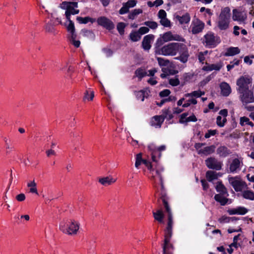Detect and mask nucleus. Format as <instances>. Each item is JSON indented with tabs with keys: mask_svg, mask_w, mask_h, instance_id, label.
<instances>
[{
	"mask_svg": "<svg viewBox=\"0 0 254 254\" xmlns=\"http://www.w3.org/2000/svg\"><path fill=\"white\" fill-rule=\"evenodd\" d=\"M226 194H217L214 196V199L216 201L220 203L221 205H225L228 202V199L223 196Z\"/></svg>",
	"mask_w": 254,
	"mask_h": 254,
	"instance_id": "obj_23",
	"label": "nucleus"
},
{
	"mask_svg": "<svg viewBox=\"0 0 254 254\" xmlns=\"http://www.w3.org/2000/svg\"><path fill=\"white\" fill-rule=\"evenodd\" d=\"M250 79L246 77L241 76L237 81L238 86V90L240 93L244 92L249 89V84L251 83Z\"/></svg>",
	"mask_w": 254,
	"mask_h": 254,
	"instance_id": "obj_8",
	"label": "nucleus"
},
{
	"mask_svg": "<svg viewBox=\"0 0 254 254\" xmlns=\"http://www.w3.org/2000/svg\"><path fill=\"white\" fill-rule=\"evenodd\" d=\"M166 12L164 10L161 9L159 11L158 13V16L160 19L166 17Z\"/></svg>",
	"mask_w": 254,
	"mask_h": 254,
	"instance_id": "obj_52",
	"label": "nucleus"
},
{
	"mask_svg": "<svg viewBox=\"0 0 254 254\" xmlns=\"http://www.w3.org/2000/svg\"><path fill=\"white\" fill-rule=\"evenodd\" d=\"M116 181V180L114 179L110 176H107L106 177L100 178L99 179V182L105 186L107 185H111L114 183Z\"/></svg>",
	"mask_w": 254,
	"mask_h": 254,
	"instance_id": "obj_17",
	"label": "nucleus"
},
{
	"mask_svg": "<svg viewBox=\"0 0 254 254\" xmlns=\"http://www.w3.org/2000/svg\"><path fill=\"white\" fill-rule=\"evenodd\" d=\"M237 214H241V215H244L248 212L247 209L245 207H238V208H237Z\"/></svg>",
	"mask_w": 254,
	"mask_h": 254,
	"instance_id": "obj_50",
	"label": "nucleus"
},
{
	"mask_svg": "<svg viewBox=\"0 0 254 254\" xmlns=\"http://www.w3.org/2000/svg\"><path fill=\"white\" fill-rule=\"evenodd\" d=\"M172 236V230L166 229L165 238L171 239Z\"/></svg>",
	"mask_w": 254,
	"mask_h": 254,
	"instance_id": "obj_59",
	"label": "nucleus"
},
{
	"mask_svg": "<svg viewBox=\"0 0 254 254\" xmlns=\"http://www.w3.org/2000/svg\"><path fill=\"white\" fill-rule=\"evenodd\" d=\"M176 19L179 20L181 24L187 23L190 21V15L187 13L182 16L177 15Z\"/></svg>",
	"mask_w": 254,
	"mask_h": 254,
	"instance_id": "obj_26",
	"label": "nucleus"
},
{
	"mask_svg": "<svg viewBox=\"0 0 254 254\" xmlns=\"http://www.w3.org/2000/svg\"><path fill=\"white\" fill-rule=\"evenodd\" d=\"M94 97V94L93 91H91L90 92V94L89 91H86L85 93L84 99H87L88 100L92 101Z\"/></svg>",
	"mask_w": 254,
	"mask_h": 254,
	"instance_id": "obj_41",
	"label": "nucleus"
},
{
	"mask_svg": "<svg viewBox=\"0 0 254 254\" xmlns=\"http://www.w3.org/2000/svg\"><path fill=\"white\" fill-rule=\"evenodd\" d=\"M153 215L154 219L160 223L163 222L164 215L162 210L159 209L156 212H153Z\"/></svg>",
	"mask_w": 254,
	"mask_h": 254,
	"instance_id": "obj_21",
	"label": "nucleus"
},
{
	"mask_svg": "<svg viewBox=\"0 0 254 254\" xmlns=\"http://www.w3.org/2000/svg\"><path fill=\"white\" fill-rule=\"evenodd\" d=\"M149 29L147 27H141L138 30V32L140 34H144L148 32Z\"/></svg>",
	"mask_w": 254,
	"mask_h": 254,
	"instance_id": "obj_54",
	"label": "nucleus"
},
{
	"mask_svg": "<svg viewBox=\"0 0 254 254\" xmlns=\"http://www.w3.org/2000/svg\"><path fill=\"white\" fill-rule=\"evenodd\" d=\"M178 41L184 42L185 40L179 35H173L171 31L167 32L163 34L162 37L157 39L155 46H161L165 42L170 41Z\"/></svg>",
	"mask_w": 254,
	"mask_h": 254,
	"instance_id": "obj_4",
	"label": "nucleus"
},
{
	"mask_svg": "<svg viewBox=\"0 0 254 254\" xmlns=\"http://www.w3.org/2000/svg\"><path fill=\"white\" fill-rule=\"evenodd\" d=\"M240 93L241 94V100L243 103L248 104L254 102L253 92L251 90H248Z\"/></svg>",
	"mask_w": 254,
	"mask_h": 254,
	"instance_id": "obj_11",
	"label": "nucleus"
},
{
	"mask_svg": "<svg viewBox=\"0 0 254 254\" xmlns=\"http://www.w3.org/2000/svg\"><path fill=\"white\" fill-rule=\"evenodd\" d=\"M136 1L134 0H128L127 2H126L125 4L127 5V6L128 7H132L136 5Z\"/></svg>",
	"mask_w": 254,
	"mask_h": 254,
	"instance_id": "obj_57",
	"label": "nucleus"
},
{
	"mask_svg": "<svg viewBox=\"0 0 254 254\" xmlns=\"http://www.w3.org/2000/svg\"><path fill=\"white\" fill-rule=\"evenodd\" d=\"M205 145V143H196L194 144V148L197 150L198 154L207 156L214 152L215 149V146L214 145H212L202 148V147Z\"/></svg>",
	"mask_w": 254,
	"mask_h": 254,
	"instance_id": "obj_5",
	"label": "nucleus"
},
{
	"mask_svg": "<svg viewBox=\"0 0 254 254\" xmlns=\"http://www.w3.org/2000/svg\"><path fill=\"white\" fill-rule=\"evenodd\" d=\"M154 36L153 35H148L145 36L143 39L142 42V47L143 49L145 51H148L151 48V42L154 39Z\"/></svg>",
	"mask_w": 254,
	"mask_h": 254,
	"instance_id": "obj_13",
	"label": "nucleus"
},
{
	"mask_svg": "<svg viewBox=\"0 0 254 254\" xmlns=\"http://www.w3.org/2000/svg\"><path fill=\"white\" fill-rule=\"evenodd\" d=\"M240 52L238 47H230L228 48L225 53V56H232L239 54Z\"/></svg>",
	"mask_w": 254,
	"mask_h": 254,
	"instance_id": "obj_27",
	"label": "nucleus"
},
{
	"mask_svg": "<svg viewBox=\"0 0 254 254\" xmlns=\"http://www.w3.org/2000/svg\"><path fill=\"white\" fill-rule=\"evenodd\" d=\"M160 23L164 27H170L171 26L170 20H169L166 17L160 19Z\"/></svg>",
	"mask_w": 254,
	"mask_h": 254,
	"instance_id": "obj_44",
	"label": "nucleus"
},
{
	"mask_svg": "<svg viewBox=\"0 0 254 254\" xmlns=\"http://www.w3.org/2000/svg\"><path fill=\"white\" fill-rule=\"evenodd\" d=\"M135 74L137 77L141 79L147 75V72L142 68H138L135 70Z\"/></svg>",
	"mask_w": 254,
	"mask_h": 254,
	"instance_id": "obj_34",
	"label": "nucleus"
},
{
	"mask_svg": "<svg viewBox=\"0 0 254 254\" xmlns=\"http://www.w3.org/2000/svg\"><path fill=\"white\" fill-rule=\"evenodd\" d=\"M163 121L164 118H162V116H156L152 118L150 122V125L152 126L158 127H160Z\"/></svg>",
	"mask_w": 254,
	"mask_h": 254,
	"instance_id": "obj_19",
	"label": "nucleus"
},
{
	"mask_svg": "<svg viewBox=\"0 0 254 254\" xmlns=\"http://www.w3.org/2000/svg\"><path fill=\"white\" fill-rule=\"evenodd\" d=\"M207 53V51H205L204 53H201V52L199 53L198 58V60H199V62H200V63H201L202 64L203 63V61L205 60V58L204 57V54H206Z\"/></svg>",
	"mask_w": 254,
	"mask_h": 254,
	"instance_id": "obj_58",
	"label": "nucleus"
},
{
	"mask_svg": "<svg viewBox=\"0 0 254 254\" xmlns=\"http://www.w3.org/2000/svg\"><path fill=\"white\" fill-rule=\"evenodd\" d=\"M191 97H199L201 95L204 94V92H201L200 91H194L191 93Z\"/></svg>",
	"mask_w": 254,
	"mask_h": 254,
	"instance_id": "obj_49",
	"label": "nucleus"
},
{
	"mask_svg": "<svg viewBox=\"0 0 254 254\" xmlns=\"http://www.w3.org/2000/svg\"><path fill=\"white\" fill-rule=\"evenodd\" d=\"M158 64L160 66H168L170 64V62L169 60L164 59L162 58H157Z\"/></svg>",
	"mask_w": 254,
	"mask_h": 254,
	"instance_id": "obj_35",
	"label": "nucleus"
},
{
	"mask_svg": "<svg viewBox=\"0 0 254 254\" xmlns=\"http://www.w3.org/2000/svg\"><path fill=\"white\" fill-rule=\"evenodd\" d=\"M45 28L46 31L48 32L54 33H55V28L54 26L51 23H47L45 26Z\"/></svg>",
	"mask_w": 254,
	"mask_h": 254,
	"instance_id": "obj_40",
	"label": "nucleus"
},
{
	"mask_svg": "<svg viewBox=\"0 0 254 254\" xmlns=\"http://www.w3.org/2000/svg\"><path fill=\"white\" fill-rule=\"evenodd\" d=\"M76 20L78 21V22L80 24H86L88 22H90L91 23H93L96 21V19L94 18H91L89 16L82 17L80 16H77L76 17Z\"/></svg>",
	"mask_w": 254,
	"mask_h": 254,
	"instance_id": "obj_24",
	"label": "nucleus"
},
{
	"mask_svg": "<svg viewBox=\"0 0 254 254\" xmlns=\"http://www.w3.org/2000/svg\"><path fill=\"white\" fill-rule=\"evenodd\" d=\"M240 124L242 126L245 125H249L251 127H254V124L252 122L250 121V119L246 117H243L240 118Z\"/></svg>",
	"mask_w": 254,
	"mask_h": 254,
	"instance_id": "obj_33",
	"label": "nucleus"
},
{
	"mask_svg": "<svg viewBox=\"0 0 254 254\" xmlns=\"http://www.w3.org/2000/svg\"><path fill=\"white\" fill-rule=\"evenodd\" d=\"M233 19L240 22L244 21L247 18L246 13L237 9L233 10Z\"/></svg>",
	"mask_w": 254,
	"mask_h": 254,
	"instance_id": "obj_12",
	"label": "nucleus"
},
{
	"mask_svg": "<svg viewBox=\"0 0 254 254\" xmlns=\"http://www.w3.org/2000/svg\"><path fill=\"white\" fill-rule=\"evenodd\" d=\"M16 200L18 201H23L25 199V195L24 193H20L15 197Z\"/></svg>",
	"mask_w": 254,
	"mask_h": 254,
	"instance_id": "obj_56",
	"label": "nucleus"
},
{
	"mask_svg": "<svg viewBox=\"0 0 254 254\" xmlns=\"http://www.w3.org/2000/svg\"><path fill=\"white\" fill-rule=\"evenodd\" d=\"M205 42L207 46H215L216 40L214 35L212 33H208L204 36Z\"/></svg>",
	"mask_w": 254,
	"mask_h": 254,
	"instance_id": "obj_18",
	"label": "nucleus"
},
{
	"mask_svg": "<svg viewBox=\"0 0 254 254\" xmlns=\"http://www.w3.org/2000/svg\"><path fill=\"white\" fill-rule=\"evenodd\" d=\"M162 118H168L169 119H171L173 118V116L171 113V112L168 109H165L163 111V114L161 116Z\"/></svg>",
	"mask_w": 254,
	"mask_h": 254,
	"instance_id": "obj_42",
	"label": "nucleus"
},
{
	"mask_svg": "<svg viewBox=\"0 0 254 254\" xmlns=\"http://www.w3.org/2000/svg\"><path fill=\"white\" fill-rule=\"evenodd\" d=\"M244 198L251 200H254V192L252 190H245L242 193Z\"/></svg>",
	"mask_w": 254,
	"mask_h": 254,
	"instance_id": "obj_29",
	"label": "nucleus"
},
{
	"mask_svg": "<svg viewBox=\"0 0 254 254\" xmlns=\"http://www.w3.org/2000/svg\"><path fill=\"white\" fill-rule=\"evenodd\" d=\"M221 94L224 96H228L231 92L230 86L226 82H223L220 85Z\"/></svg>",
	"mask_w": 254,
	"mask_h": 254,
	"instance_id": "obj_16",
	"label": "nucleus"
},
{
	"mask_svg": "<svg viewBox=\"0 0 254 254\" xmlns=\"http://www.w3.org/2000/svg\"><path fill=\"white\" fill-rule=\"evenodd\" d=\"M27 187L30 188L29 191L30 192L38 194V191L36 188V183L35 182L34 180L28 183Z\"/></svg>",
	"mask_w": 254,
	"mask_h": 254,
	"instance_id": "obj_30",
	"label": "nucleus"
},
{
	"mask_svg": "<svg viewBox=\"0 0 254 254\" xmlns=\"http://www.w3.org/2000/svg\"><path fill=\"white\" fill-rule=\"evenodd\" d=\"M125 27V23L120 22L117 25V29L121 34H123L124 32V28Z\"/></svg>",
	"mask_w": 254,
	"mask_h": 254,
	"instance_id": "obj_45",
	"label": "nucleus"
},
{
	"mask_svg": "<svg viewBox=\"0 0 254 254\" xmlns=\"http://www.w3.org/2000/svg\"><path fill=\"white\" fill-rule=\"evenodd\" d=\"M67 30L69 32H75L74 25L72 21H70L69 23L67 26Z\"/></svg>",
	"mask_w": 254,
	"mask_h": 254,
	"instance_id": "obj_48",
	"label": "nucleus"
},
{
	"mask_svg": "<svg viewBox=\"0 0 254 254\" xmlns=\"http://www.w3.org/2000/svg\"><path fill=\"white\" fill-rule=\"evenodd\" d=\"M168 218L167 227L166 229L172 230L173 224V215H170V216H168Z\"/></svg>",
	"mask_w": 254,
	"mask_h": 254,
	"instance_id": "obj_43",
	"label": "nucleus"
},
{
	"mask_svg": "<svg viewBox=\"0 0 254 254\" xmlns=\"http://www.w3.org/2000/svg\"><path fill=\"white\" fill-rule=\"evenodd\" d=\"M179 52L180 53L181 55L179 57L175 58V59L180 60L183 63H186L189 57L188 50L186 45L182 43Z\"/></svg>",
	"mask_w": 254,
	"mask_h": 254,
	"instance_id": "obj_9",
	"label": "nucleus"
},
{
	"mask_svg": "<svg viewBox=\"0 0 254 254\" xmlns=\"http://www.w3.org/2000/svg\"><path fill=\"white\" fill-rule=\"evenodd\" d=\"M240 60H234V61L230 62L229 64L227 65V68L228 71H230L231 69L234 67L235 65H238L240 64Z\"/></svg>",
	"mask_w": 254,
	"mask_h": 254,
	"instance_id": "obj_37",
	"label": "nucleus"
},
{
	"mask_svg": "<svg viewBox=\"0 0 254 254\" xmlns=\"http://www.w3.org/2000/svg\"><path fill=\"white\" fill-rule=\"evenodd\" d=\"M230 9L228 7H225L221 10L217 22V25L220 29L226 30L228 28L230 22Z\"/></svg>",
	"mask_w": 254,
	"mask_h": 254,
	"instance_id": "obj_3",
	"label": "nucleus"
},
{
	"mask_svg": "<svg viewBox=\"0 0 254 254\" xmlns=\"http://www.w3.org/2000/svg\"><path fill=\"white\" fill-rule=\"evenodd\" d=\"M215 188L217 191L220 193L219 194H226V196H228L227 190L221 182H217Z\"/></svg>",
	"mask_w": 254,
	"mask_h": 254,
	"instance_id": "obj_20",
	"label": "nucleus"
},
{
	"mask_svg": "<svg viewBox=\"0 0 254 254\" xmlns=\"http://www.w3.org/2000/svg\"><path fill=\"white\" fill-rule=\"evenodd\" d=\"M169 83L172 86H177L180 83V81L178 78H171L169 80Z\"/></svg>",
	"mask_w": 254,
	"mask_h": 254,
	"instance_id": "obj_47",
	"label": "nucleus"
},
{
	"mask_svg": "<svg viewBox=\"0 0 254 254\" xmlns=\"http://www.w3.org/2000/svg\"><path fill=\"white\" fill-rule=\"evenodd\" d=\"M81 32L84 36L86 37L89 39H94L95 38L94 34L91 30L83 29L81 30Z\"/></svg>",
	"mask_w": 254,
	"mask_h": 254,
	"instance_id": "obj_31",
	"label": "nucleus"
},
{
	"mask_svg": "<svg viewBox=\"0 0 254 254\" xmlns=\"http://www.w3.org/2000/svg\"><path fill=\"white\" fill-rule=\"evenodd\" d=\"M170 240V239L165 238L164 244L163 247V254H166V249L167 248V246L169 243Z\"/></svg>",
	"mask_w": 254,
	"mask_h": 254,
	"instance_id": "obj_60",
	"label": "nucleus"
},
{
	"mask_svg": "<svg viewBox=\"0 0 254 254\" xmlns=\"http://www.w3.org/2000/svg\"><path fill=\"white\" fill-rule=\"evenodd\" d=\"M204 23L200 20L196 19L193 22V26L192 27V33L193 34H197L202 31L204 28Z\"/></svg>",
	"mask_w": 254,
	"mask_h": 254,
	"instance_id": "obj_14",
	"label": "nucleus"
},
{
	"mask_svg": "<svg viewBox=\"0 0 254 254\" xmlns=\"http://www.w3.org/2000/svg\"><path fill=\"white\" fill-rule=\"evenodd\" d=\"M97 21L99 25L106 28L107 29L111 30L114 28L115 25L113 22L105 16L99 17Z\"/></svg>",
	"mask_w": 254,
	"mask_h": 254,
	"instance_id": "obj_10",
	"label": "nucleus"
},
{
	"mask_svg": "<svg viewBox=\"0 0 254 254\" xmlns=\"http://www.w3.org/2000/svg\"><path fill=\"white\" fill-rule=\"evenodd\" d=\"M216 133V130H209L207 133L205 134V137L208 138L211 135H214Z\"/></svg>",
	"mask_w": 254,
	"mask_h": 254,
	"instance_id": "obj_55",
	"label": "nucleus"
},
{
	"mask_svg": "<svg viewBox=\"0 0 254 254\" xmlns=\"http://www.w3.org/2000/svg\"><path fill=\"white\" fill-rule=\"evenodd\" d=\"M103 51H104L107 57H110L113 54L112 51L110 49L104 48L103 49Z\"/></svg>",
	"mask_w": 254,
	"mask_h": 254,
	"instance_id": "obj_62",
	"label": "nucleus"
},
{
	"mask_svg": "<svg viewBox=\"0 0 254 254\" xmlns=\"http://www.w3.org/2000/svg\"><path fill=\"white\" fill-rule=\"evenodd\" d=\"M229 182L236 191H241L247 187L245 182L237 178H229Z\"/></svg>",
	"mask_w": 254,
	"mask_h": 254,
	"instance_id": "obj_6",
	"label": "nucleus"
},
{
	"mask_svg": "<svg viewBox=\"0 0 254 254\" xmlns=\"http://www.w3.org/2000/svg\"><path fill=\"white\" fill-rule=\"evenodd\" d=\"M182 44L180 43H170L162 47L155 46V54L162 55L165 56H174L179 52Z\"/></svg>",
	"mask_w": 254,
	"mask_h": 254,
	"instance_id": "obj_1",
	"label": "nucleus"
},
{
	"mask_svg": "<svg viewBox=\"0 0 254 254\" xmlns=\"http://www.w3.org/2000/svg\"><path fill=\"white\" fill-rule=\"evenodd\" d=\"M206 166L209 169L220 170L222 168V163L215 157H210L205 161Z\"/></svg>",
	"mask_w": 254,
	"mask_h": 254,
	"instance_id": "obj_7",
	"label": "nucleus"
},
{
	"mask_svg": "<svg viewBox=\"0 0 254 254\" xmlns=\"http://www.w3.org/2000/svg\"><path fill=\"white\" fill-rule=\"evenodd\" d=\"M219 221L221 223H227L230 221V217L223 216L219 219Z\"/></svg>",
	"mask_w": 254,
	"mask_h": 254,
	"instance_id": "obj_64",
	"label": "nucleus"
},
{
	"mask_svg": "<svg viewBox=\"0 0 254 254\" xmlns=\"http://www.w3.org/2000/svg\"><path fill=\"white\" fill-rule=\"evenodd\" d=\"M216 153L220 157H226L231 152L228 148L225 146H220L217 148Z\"/></svg>",
	"mask_w": 254,
	"mask_h": 254,
	"instance_id": "obj_15",
	"label": "nucleus"
},
{
	"mask_svg": "<svg viewBox=\"0 0 254 254\" xmlns=\"http://www.w3.org/2000/svg\"><path fill=\"white\" fill-rule=\"evenodd\" d=\"M222 120L223 119H222V117L220 116H218L217 117V119H216L217 125L218 126H219L220 127H222L224 126V123H222Z\"/></svg>",
	"mask_w": 254,
	"mask_h": 254,
	"instance_id": "obj_61",
	"label": "nucleus"
},
{
	"mask_svg": "<svg viewBox=\"0 0 254 254\" xmlns=\"http://www.w3.org/2000/svg\"><path fill=\"white\" fill-rule=\"evenodd\" d=\"M79 223L74 219L62 221L59 225L60 230L68 235H75L79 229Z\"/></svg>",
	"mask_w": 254,
	"mask_h": 254,
	"instance_id": "obj_2",
	"label": "nucleus"
},
{
	"mask_svg": "<svg viewBox=\"0 0 254 254\" xmlns=\"http://www.w3.org/2000/svg\"><path fill=\"white\" fill-rule=\"evenodd\" d=\"M222 67L221 64H212L207 66H204L203 69L207 71H211L212 70H219Z\"/></svg>",
	"mask_w": 254,
	"mask_h": 254,
	"instance_id": "obj_28",
	"label": "nucleus"
},
{
	"mask_svg": "<svg viewBox=\"0 0 254 254\" xmlns=\"http://www.w3.org/2000/svg\"><path fill=\"white\" fill-rule=\"evenodd\" d=\"M129 37L131 41L136 42L140 39L141 36L138 32H133L130 34Z\"/></svg>",
	"mask_w": 254,
	"mask_h": 254,
	"instance_id": "obj_32",
	"label": "nucleus"
},
{
	"mask_svg": "<svg viewBox=\"0 0 254 254\" xmlns=\"http://www.w3.org/2000/svg\"><path fill=\"white\" fill-rule=\"evenodd\" d=\"M218 174L213 171H208L206 173V177L209 182H211L218 178Z\"/></svg>",
	"mask_w": 254,
	"mask_h": 254,
	"instance_id": "obj_25",
	"label": "nucleus"
},
{
	"mask_svg": "<svg viewBox=\"0 0 254 254\" xmlns=\"http://www.w3.org/2000/svg\"><path fill=\"white\" fill-rule=\"evenodd\" d=\"M171 92L168 89H165L162 91H161L159 93V95L161 97H167L169 96Z\"/></svg>",
	"mask_w": 254,
	"mask_h": 254,
	"instance_id": "obj_51",
	"label": "nucleus"
},
{
	"mask_svg": "<svg viewBox=\"0 0 254 254\" xmlns=\"http://www.w3.org/2000/svg\"><path fill=\"white\" fill-rule=\"evenodd\" d=\"M144 24L145 25L148 26L149 28L152 29H156L158 26V24L154 21H148L145 22Z\"/></svg>",
	"mask_w": 254,
	"mask_h": 254,
	"instance_id": "obj_39",
	"label": "nucleus"
},
{
	"mask_svg": "<svg viewBox=\"0 0 254 254\" xmlns=\"http://www.w3.org/2000/svg\"><path fill=\"white\" fill-rule=\"evenodd\" d=\"M135 95L138 99L141 98V101H144L145 96V92H143V91L140 90L135 92Z\"/></svg>",
	"mask_w": 254,
	"mask_h": 254,
	"instance_id": "obj_46",
	"label": "nucleus"
},
{
	"mask_svg": "<svg viewBox=\"0 0 254 254\" xmlns=\"http://www.w3.org/2000/svg\"><path fill=\"white\" fill-rule=\"evenodd\" d=\"M63 4L66 5H70L71 6H73V8L77 7V2H63Z\"/></svg>",
	"mask_w": 254,
	"mask_h": 254,
	"instance_id": "obj_63",
	"label": "nucleus"
},
{
	"mask_svg": "<svg viewBox=\"0 0 254 254\" xmlns=\"http://www.w3.org/2000/svg\"><path fill=\"white\" fill-rule=\"evenodd\" d=\"M240 164V161L238 159L236 158L234 159L230 165L229 169L230 172L232 173L236 172L239 168Z\"/></svg>",
	"mask_w": 254,
	"mask_h": 254,
	"instance_id": "obj_22",
	"label": "nucleus"
},
{
	"mask_svg": "<svg viewBox=\"0 0 254 254\" xmlns=\"http://www.w3.org/2000/svg\"><path fill=\"white\" fill-rule=\"evenodd\" d=\"M66 11L69 12L68 13L71 14H78L79 12V10L75 9L73 8V6H71V5H66Z\"/></svg>",
	"mask_w": 254,
	"mask_h": 254,
	"instance_id": "obj_38",
	"label": "nucleus"
},
{
	"mask_svg": "<svg viewBox=\"0 0 254 254\" xmlns=\"http://www.w3.org/2000/svg\"><path fill=\"white\" fill-rule=\"evenodd\" d=\"M128 7L127 6L126 4H124L123 6L120 9L119 11V13L121 14H123L124 13H127L128 11Z\"/></svg>",
	"mask_w": 254,
	"mask_h": 254,
	"instance_id": "obj_53",
	"label": "nucleus"
},
{
	"mask_svg": "<svg viewBox=\"0 0 254 254\" xmlns=\"http://www.w3.org/2000/svg\"><path fill=\"white\" fill-rule=\"evenodd\" d=\"M142 10L140 9H135L128 15V18L131 19H134L136 16L142 13Z\"/></svg>",
	"mask_w": 254,
	"mask_h": 254,
	"instance_id": "obj_36",
	"label": "nucleus"
}]
</instances>
